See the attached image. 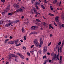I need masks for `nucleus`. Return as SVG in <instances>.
Instances as JSON below:
<instances>
[{"instance_id": "obj_1", "label": "nucleus", "mask_w": 64, "mask_h": 64, "mask_svg": "<svg viewBox=\"0 0 64 64\" xmlns=\"http://www.w3.org/2000/svg\"><path fill=\"white\" fill-rule=\"evenodd\" d=\"M59 45H57L56 47V48L57 49H58V53H59L60 52V53H61V52H62V50H61V48H62V49L63 48V46L64 45V41L62 42V44L61 47H60V49L59 48L60 46Z\"/></svg>"}, {"instance_id": "obj_2", "label": "nucleus", "mask_w": 64, "mask_h": 64, "mask_svg": "<svg viewBox=\"0 0 64 64\" xmlns=\"http://www.w3.org/2000/svg\"><path fill=\"white\" fill-rule=\"evenodd\" d=\"M31 12L32 13V14L34 13L35 14H36V15H38V14L40 15H41V14L39 13H38L37 11L36 10V9L35 8H33L31 10Z\"/></svg>"}, {"instance_id": "obj_3", "label": "nucleus", "mask_w": 64, "mask_h": 64, "mask_svg": "<svg viewBox=\"0 0 64 64\" xmlns=\"http://www.w3.org/2000/svg\"><path fill=\"white\" fill-rule=\"evenodd\" d=\"M25 9V8H24V6H22L19 9H17L16 10V12H22L23 11H24V9Z\"/></svg>"}, {"instance_id": "obj_4", "label": "nucleus", "mask_w": 64, "mask_h": 64, "mask_svg": "<svg viewBox=\"0 0 64 64\" xmlns=\"http://www.w3.org/2000/svg\"><path fill=\"white\" fill-rule=\"evenodd\" d=\"M8 22H9V23H8V24H6L5 25L7 27H8V26H10V25H11L13 24V22H12L11 20H9Z\"/></svg>"}, {"instance_id": "obj_5", "label": "nucleus", "mask_w": 64, "mask_h": 64, "mask_svg": "<svg viewBox=\"0 0 64 64\" xmlns=\"http://www.w3.org/2000/svg\"><path fill=\"white\" fill-rule=\"evenodd\" d=\"M34 43L36 47H38L39 46V43H38V42L37 41L36 39H35L34 40Z\"/></svg>"}, {"instance_id": "obj_6", "label": "nucleus", "mask_w": 64, "mask_h": 64, "mask_svg": "<svg viewBox=\"0 0 64 64\" xmlns=\"http://www.w3.org/2000/svg\"><path fill=\"white\" fill-rule=\"evenodd\" d=\"M47 51V48L46 46H45L43 49V53L45 54Z\"/></svg>"}, {"instance_id": "obj_7", "label": "nucleus", "mask_w": 64, "mask_h": 64, "mask_svg": "<svg viewBox=\"0 0 64 64\" xmlns=\"http://www.w3.org/2000/svg\"><path fill=\"white\" fill-rule=\"evenodd\" d=\"M10 6L8 5L7 6L5 10H6V12H8L9 11V10H10Z\"/></svg>"}, {"instance_id": "obj_8", "label": "nucleus", "mask_w": 64, "mask_h": 64, "mask_svg": "<svg viewBox=\"0 0 64 64\" xmlns=\"http://www.w3.org/2000/svg\"><path fill=\"white\" fill-rule=\"evenodd\" d=\"M38 26H33L31 27V28L32 29H33V30H35L36 28H38Z\"/></svg>"}, {"instance_id": "obj_9", "label": "nucleus", "mask_w": 64, "mask_h": 64, "mask_svg": "<svg viewBox=\"0 0 64 64\" xmlns=\"http://www.w3.org/2000/svg\"><path fill=\"white\" fill-rule=\"evenodd\" d=\"M17 54L19 56H20L21 58H22V59H24V57L23 55H22L20 53H18Z\"/></svg>"}, {"instance_id": "obj_10", "label": "nucleus", "mask_w": 64, "mask_h": 64, "mask_svg": "<svg viewBox=\"0 0 64 64\" xmlns=\"http://www.w3.org/2000/svg\"><path fill=\"white\" fill-rule=\"evenodd\" d=\"M14 7H15V8H16V9L19 8V5H18V4H14Z\"/></svg>"}, {"instance_id": "obj_11", "label": "nucleus", "mask_w": 64, "mask_h": 64, "mask_svg": "<svg viewBox=\"0 0 64 64\" xmlns=\"http://www.w3.org/2000/svg\"><path fill=\"white\" fill-rule=\"evenodd\" d=\"M55 20L56 22H59V16H57L55 18Z\"/></svg>"}, {"instance_id": "obj_12", "label": "nucleus", "mask_w": 64, "mask_h": 64, "mask_svg": "<svg viewBox=\"0 0 64 64\" xmlns=\"http://www.w3.org/2000/svg\"><path fill=\"white\" fill-rule=\"evenodd\" d=\"M13 55V54H10L9 56L8 57L9 59H10V60L12 59V56Z\"/></svg>"}, {"instance_id": "obj_13", "label": "nucleus", "mask_w": 64, "mask_h": 64, "mask_svg": "<svg viewBox=\"0 0 64 64\" xmlns=\"http://www.w3.org/2000/svg\"><path fill=\"white\" fill-rule=\"evenodd\" d=\"M40 5V2H36L35 3V6H37Z\"/></svg>"}, {"instance_id": "obj_14", "label": "nucleus", "mask_w": 64, "mask_h": 64, "mask_svg": "<svg viewBox=\"0 0 64 64\" xmlns=\"http://www.w3.org/2000/svg\"><path fill=\"white\" fill-rule=\"evenodd\" d=\"M51 56L53 57H55L56 56V54H54V52H52L51 54Z\"/></svg>"}, {"instance_id": "obj_15", "label": "nucleus", "mask_w": 64, "mask_h": 64, "mask_svg": "<svg viewBox=\"0 0 64 64\" xmlns=\"http://www.w3.org/2000/svg\"><path fill=\"white\" fill-rule=\"evenodd\" d=\"M6 12L7 13L6 11L5 10L4 11L2 12V15H5V14L6 13Z\"/></svg>"}, {"instance_id": "obj_16", "label": "nucleus", "mask_w": 64, "mask_h": 64, "mask_svg": "<svg viewBox=\"0 0 64 64\" xmlns=\"http://www.w3.org/2000/svg\"><path fill=\"white\" fill-rule=\"evenodd\" d=\"M42 24H43V25H44V26H46L47 25V24L45 22H42Z\"/></svg>"}, {"instance_id": "obj_17", "label": "nucleus", "mask_w": 64, "mask_h": 64, "mask_svg": "<svg viewBox=\"0 0 64 64\" xmlns=\"http://www.w3.org/2000/svg\"><path fill=\"white\" fill-rule=\"evenodd\" d=\"M22 31L23 33H25V30L24 28L22 27Z\"/></svg>"}, {"instance_id": "obj_18", "label": "nucleus", "mask_w": 64, "mask_h": 64, "mask_svg": "<svg viewBox=\"0 0 64 64\" xmlns=\"http://www.w3.org/2000/svg\"><path fill=\"white\" fill-rule=\"evenodd\" d=\"M56 58V60L57 59L58 60H59V56L58 55H56V56H55Z\"/></svg>"}, {"instance_id": "obj_19", "label": "nucleus", "mask_w": 64, "mask_h": 64, "mask_svg": "<svg viewBox=\"0 0 64 64\" xmlns=\"http://www.w3.org/2000/svg\"><path fill=\"white\" fill-rule=\"evenodd\" d=\"M36 25H37L38 26H41V24L39 22H37L36 23Z\"/></svg>"}, {"instance_id": "obj_20", "label": "nucleus", "mask_w": 64, "mask_h": 64, "mask_svg": "<svg viewBox=\"0 0 64 64\" xmlns=\"http://www.w3.org/2000/svg\"><path fill=\"white\" fill-rule=\"evenodd\" d=\"M20 21V20H15L14 21V23H16L17 22H19Z\"/></svg>"}, {"instance_id": "obj_21", "label": "nucleus", "mask_w": 64, "mask_h": 64, "mask_svg": "<svg viewBox=\"0 0 64 64\" xmlns=\"http://www.w3.org/2000/svg\"><path fill=\"white\" fill-rule=\"evenodd\" d=\"M12 57H15V58H17L18 57L16 55H15V54H12Z\"/></svg>"}, {"instance_id": "obj_22", "label": "nucleus", "mask_w": 64, "mask_h": 64, "mask_svg": "<svg viewBox=\"0 0 64 64\" xmlns=\"http://www.w3.org/2000/svg\"><path fill=\"white\" fill-rule=\"evenodd\" d=\"M40 43H43V40H42V38H40Z\"/></svg>"}, {"instance_id": "obj_23", "label": "nucleus", "mask_w": 64, "mask_h": 64, "mask_svg": "<svg viewBox=\"0 0 64 64\" xmlns=\"http://www.w3.org/2000/svg\"><path fill=\"white\" fill-rule=\"evenodd\" d=\"M52 60H56V57H54L52 58Z\"/></svg>"}, {"instance_id": "obj_24", "label": "nucleus", "mask_w": 64, "mask_h": 64, "mask_svg": "<svg viewBox=\"0 0 64 64\" xmlns=\"http://www.w3.org/2000/svg\"><path fill=\"white\" fill-rule=\"evenodd\" d=\"M36 22H41V21L38 19H36Z\"/></svg>"}, {"instance_id": "obj_25", "label": "nucleus", "mask_w": 64, "mask_h": 64, "mask_svg": "<svg viewBox=\"0 0 64 64\" xmlns=\"http://www.w3.org/2000/svg\"><path fill=\"white\" fill-rule=\"evenodd\" d=\"M48 15H50V16H54V15L53 14H52L50 13H49L48 14Z\"/></svg>"}, {"instance_id": "obj_26", "label": "nucleus", "mask_w": 64, "mask_h": 64, "mask_svg": "<svg viewBox=\"0 0 64 64\" xmlns=\"http://www.w3.org/2000/svg\"><path fill=\"white\" fill-rule=\"evenodd\" d=\"M8 40H9V39H8L6 40H5L4 42L5 43H6V42H7V41H8Z\"/></svg>"}, {"instance_id": "obj_27", "label": "nucleus", "mask_w": 64, "mask_h": 64, "mask_svg": "<svg viewBox=\"0 0 64 64\" xmlns=\"http://www.w3.org/2000/svg\"><path fill=\"white\" fill-rule=\"evenodd\" d=\"M57 2V0H55L53 1L54 3V4H55V3H56Z\"/></svg>"}, {"instance_id": "obj_28", "label": "nucleus", "mask_w": 64, "mask_h": 64, "mask_svg": "<svg viewBox=\"0 0 64 64\" xmlns=\"http://www.w3.org/2000/svg\"><path fill=\"white\" fill-rule=\"evenodd\" d=\"M35 6L37 10H39V8H38V6Z\"/></svg>"}, {"instance_id": "obj_29", "label": "nucleus", "mask_w": 64, "mask_h": 64, "mask_svg": "<svg viewBox=\"0 0 64 64\" xmlns=\"http://www.w3.org/2000/svg\"><path fill=\"white\" fill-rule=\"evenodd\" d=\"M42 43H42L40 42V44L39 45V47L40 48V47H41V44H42Z\"/></svg>"}, {"instance_id": "obj_30", "label": "nucleus", "mask_w": 64, "mask_h": 64, "mask_svg": "<svg viewBox=\"0 0 64 64\" xmlns=\"http://www.w3.org/2000/svg\"><path fill=\"white\" fill-rule=\"evenodd\" d=\"M33 1H34V2H35L36 0H31V2L32 4H33V3H34V2H33Z\"/></svg>"}, {"instance_id": "obj_31", "label": "nucleus", "mask_w": 64, "mask_h": 64, "mask_svg": "<svg viewBox=\"0 0 64 64\" xmlns=\"http://www.w3.org/2000/svg\"><path fill=\"white\" fill-rule=\"evenodd\" d=\"M57 9L58 10H62V8H58Z\"/></svg>"}, {"instance_id": "obj_32", "label": "nucleus", "mask_w": 64, "mask_h": 64, "mask_svg": "<svg viewBox=\"0 0 64 64\" xmlns=\"http://www.w3.org/2000/svg\"><path fill=\"white\" fill-rule=\"evenodd\" d=\"M24 24H28V23H29V22H24Z\"/></svg>"}, {"instance_id": "obj_33", "label": "nucleus", "mask_w": 64, "mask_h": 64, "mask_svg": "<svg viewBox=\"0 0 64 64\" xmlns=\"http://www.w3.org/2000/svg\"><path fill=\"white\" fill-rule=\"evenodd\" d=\"M27 55L29 56H31L30 55V53H29V52H27Z\"/></svg>"}, {"instance_id": "obj_34", "label": "nucleus", "mask_w": 64, "mask_h": 64, "mask_svg": "<svg viewBox=\"0 0 64 64\" xmlns=\"http://www.w3.org/2000/svg\"><path fill=\"white\" fill-rule=\"evenodd\" d=\"M48 61V60H46L44 61V64H46V62L47 61Z\"/></svg>"}, {"instance_id": "obj_35", "label": "nucleus", "mask_w": 64, "mask_h": 64, "mask_svg": "<svg viewBox=\"0 0 64 64\" xmlns=\"http://www.w3.org/2000/svg\"><path fill=\"white\" fill-rule=\"evenodd\" d=\"M62 60H60L59 61V63L60 64H62Z\"/></svg>"}, {"instance_id": "obj_36", "label": "nucleus", "mask_w": 64, "mask_h": 64, "mask_svg": "<svg viewBox=\"0 0 64 64\" xmlns=\"http://www.w3.org/2000/svg\"><path fill=\"white\" fill-rule=\"evenodd\" d=\"M42 8H43L44 9H45V7H44V6L43 5H41V6Z\"/></svg>"}, {"instance_id": "obj_37", "label": "nucleus", "mask_w": 64, "mask_h": 64, "mask_svg": "<svg viewBox=\"0 0 64 64\" xmlns=\"http://www.w3.org/2000/svg\"><path fill=\"white\" fill-rule=\"evenodd\" d=\"M20 45H21V44L20 43V44H16V46H20Z\"/></svg>"}, {"instance_id": "obj_38", "label": "nucleus", "mask_w": 64, "mask_h": 64, "mask_svg": "<svg viewBox=\"0 0 64 64\" xmlns=\"http://www.w3.org/2000/svg\"><path fill=\"white\" fill-rule=\"evenodd\" d=\"M1 1L3 3H5V0H1Z\"/></svg>"}, {"instance_id": "obj_39", "label": "nucleus", "mask_w": 64, "mask_h": 64, "mask_svg": "<svg viewBox=\"0 0 64 64\" xmlns=\"http://www.w3.org/2000/svg\"><path fill=\"white\" fill-rule=\"evenodd\" d=\"M49 26L50 27H51V28L52 29H54V28L53 26H51V25H50Z\"/></svg>"}, {"instance_id": "obj_40", "label": "nucleus", "mask_w": 64, "mask_h": 64, "mask_svg": "<svg viewBox=\"0 0 64 64\" xmlns=\"http://www.w3.org/2000/svg\"><path fill=\"white\" fill-rule=\"evenodd\" d=\"M11 43L12 44L14 43V40L11 41Z\"/></svg>"}, {"instance_id": "obj_41", "label": "nucleus", "mask_w": 64, "mask_h": 64, "mask_svg": "<svg viewBox=\"0 0 64 64\" xmlns=\"http://www.w3.org/2000/svg\"><path fill=\"white\" fill-rule=\"evenodd\" d=\"M46 56H44L42 58H43V59H44V58H46Z\"/></svg>"}, {"instance_id": "obj_42", "label": "nucleus", "mask_w": 64, "mask_h": 64, "mask_svg": "<svg viewBox=\"0 0 64 64\" xmlns=\"http://www.w3.org/2000/svg\"><path fill=\"white\" fill-rule=\"evenodd\" d=\"M24 40H26V36H24Z\"/></svg>"}, {"instance_id": "obj_43", "label": "nucleus", "mask_w": 64, "mask_h": 64, "mask_svg": "<svg viewBox=\"0 0 64 64\" xmlns=\"http://www.w3.org/2000/svg\"><path fill=\"white\" fill-rule=\"evenodd\" d=\"M51 44V42H50V43H49L48 44V46H50V45Z\"/></svg>"}, {"instance_id": "obj_44", "label": "nucleus", "mask_w": 64, "mask_h": 64, "mask_svg": "<svg viewBox=\"0 0 64 64\" xmlns=\"http://www.w3.org/2000/svg\"><path fill=\"white\" fill-rule=\"evenodd\" d=\"M61 44V42H59V43L58 44V45H60Z\"/></svg>"}, {"instance_id": "obj_45", "label": "nucleus", "mask_w": 64, "mask_h": 64, "mask_svg": "<svg viewBox=\"0 0 64 64\" xmlns=\"http://www.w3.org/2000/svg\"><path fill=\"white\" fill-rule=\"evenodd\" d=\"M14 49V48L13 47H12L10 48V50H12V49Z\"/></svg>"}, {"instance_id": "obj_46", "label": "nucleus", "mask_w": 64, "mask_h": 64, "mask_svg": "<svg viewBox=\"0 0 64 64\" xmlns=\"http://www.w3.org/2000/svg\"><path fill=\"white\" fill-rule=\"evenodd\" d=\"M34 45H32L31 46H30V48H33V47H34Z\"/></svg>"}, {"instance_id": "obj_47", "label": "nucleus", "mask_w": 64, "mask_h": 64, "mask_svg": "<svg viewBox=\"0 0 64 64\" xmlns=\"http://www.w3.org/2000/svg\"><path fill=\"white\" fill-rule=\"evenodd\" d=\"M61 4V1H60L59 5V6H60V4Z\"/></svg>"}, {"instance_id": "obj_48", "label": "nucleus", "mask_w": 64, "mask_h": 64, "mask_svg": "<svg viewBox=\"0 0 64 64\" xmlns=\"http://www.w3.org/2000/svg\"><path fill=\"white\" fill-rule=\"evenodd\" d=\"M32 34H34L35 33V32H31Z\"/></svg>"}, {"instance_id": "obj_49", "label": "nucleus", "mask_w": 64, "mask_h": 64, "mask_svg": "<svg viewBox=\"0 0 64 64\" xmlns=\"http://www.w3.org/2000/svg\"><path fill=\"white\" fill-rule=\"evenodd\" d=\"M62 59V56H60V60H61V59Z\"/></svg>"}, {"instance_id": "obj_50", "label": "nucleus", "mask_w": 64, "mask_h": 64, "mask_svg": "<svg viewBox=\"0 0 64 64\" xmlns=\"http://www.w3.org/2000/svg\"><path fill=\"white\" fill-rule=\"evenodd\" d=\"M23 49H24V50L26 49V47L25 46H23Z\"/></svg>"}, {"instance_id": "obj_51", "label": "nucleus", "mask_w": 64, "mask_h": 64, "mask_svg": "<svg viewBox=\"0 0 64 64\" xmlns=\"http://www.w3.org/2000/svg\"><path fill=\"white\" fill-rule=\"evenodd\" d=\"M14 43H15V44H16L17 43V41L16 40L14 41Z\"/></svg>"}, {"instance_id": "obj_52", "label": "nucleus", "mask_w": 64, "mask_h": 64, "mask_svg": "<svg viewBox=\"0 0 64 64\" xmlns=\"http://www.w3.org/2000/svg\"><path fill=\"white\" fill-rule=\"evenodd\" d=\"M8 44H12L11 43V41H10L9 42H8Z\"/></svg>"}, {"instance_id": "obj_53", "label": "nucleus", "mask_w": 64, "mask_h": 64, "mask_svg": "<svg viewBox=\"0 0 64 64\" xmlns=\"http://www.w3.org/2000/svg\"><path fill=\"white\" fill-rule=\"evenodd\" d=\"M62 27L64 28V24H62Z\"/></svg>"}, {"instance_id": "obj_54", "label": "nucleus", "mask_w": 64, "mask_h": 64, "mask_svg": "<svg viewBox=\"0 0 64 64\" xmlns=\"http://www.w3.org/2000/svg\"><path fill=\"white\" fill-rule=\"evenodd\" d=\"M8 15H12V14L11 13H9L8 14Z\"/></svg>"}, {"instance_id": "obj_55", "label": "nucleus", "mask_w": 64, "mask_h": 64, "mask_svg": "<svg viewBox=\"0 0 64 64\" xmlns=\"http://www.w3.org/2000/svg\"><path fill=\"white\" fill-rule=\"evenodd\" d=\"M52 61V60H48L49 62H51Z\"/></svg>"}, {"instance_id": "obj_56", "label": "nucleus", "mask_w": 64, "mask_h": 64, "mask_svg": "<svg viewBox=\"0 0 64 64\" xmlns=\"http://www.w3.org/2000/svg\"><path fill=\"white\" fill-rule=\"evenodd\" d=\"M51 10H53V8L52 7H50Z\"/></svg>"}, {"instance_id": "obj_57", "label": "nucleus", "mask_w": 64, "mask_h": 64, "mask_svg": "<svg viewBox=\"0 0 64 64\" xmlns=\"http://www.w3.org/2000/svg\"><path fill=\"white\" fill-rule=\"evenodd\" d=\"M12 38V36H10V39H12V38Z\"/></svg>"}, {"instance_id": "obj_58", "label": "nucleus", "mask_w": 64, "mask_h": 64, "mask_svg": "<svg viewBox=\"0 0 64 64\" xmlns=\"http://www.w3.org/2000/svg\"><path fill=\"white\" fill-rule=\"evenodd\" d=\"M47 54L48 55H50V53L49 52H48Z\"/></svg>"}, {"instance_id": "obj_59", "label": "nucleus", "mask_w": 64, "mask_h": 64, "mask_svg": "<svg viewBox=\"0 0 64 64\" xmlns=\"http://www.w3.org/2000/svg\"><path fill=\"white\" fill-rule=\"evenodd\" d=\"M45 3H46V4L47 3V2H48L47 1H46V0H45Z\"/></svg>"}, {"instance_id": "obj_60", "label": "nucleus", "mask_w": 64, "mask_h": 64, "mask_svg": "<svg viewBox=\"0 0 64 64\" xmlns=\"http://www.w3.org/2000/svg\"><path fill=\"white\" fill-rule=\"evenodd\" d=\"M23 18H24V16H22L21 18L22 19H23Z\"/></svg>"}, {"instance_id": "obj_61", "label": "nucleus", "mask_w": 64, "mask_h": 64, "mask_svg": "<svg viewBox=\"0 0 64 64\" xmlns=\"http://www.w3.org/2000/svg\"><path fill=\"white\" fill-rule=\"evenodd\" d=\"M7 37H8V36H5V38H7Z\"/></svg>"}, {"instance_id": "obj_62", "label": "nucleus", "mask_w": 64, "mask_h": 64, "mask_svg": "<svg viewBox=\"0 0 64 64\" xmlns=\"http://www.w3.org/2000/svg\"><path fill=\"white\" fill-rule=\"evenodd\" d=\"M54 24V25L55 26H57V24Z\"/></svg>"}, {"instance_id": "obj_63", "label": "nucleus", "mask_w": 64, "mask_h": 64, "mask_svg": "<svg viewBox=\"0 0 64 64\" xmlns=\"http://www.w3.org/2000/svg\"><path fill=\"white\" fill-rule=\"evenodd\" d=\"M4 60V58H3L1 59V60Z\"/></svg>"}, {"instance_id": "obj_64", "label": "nucleus", "mask_w": 64, "mask_h": 64, "mask_svg": "<svg viewBox=\"0 0 64 64\" xmlns=\"http://www.w3.org/2000/svg\"><path fill=\"white\" fill-rule=\"evenodd\" d=\"M20 64H25L24 63V62H22Z\"/></svg>"}]
</instances>
